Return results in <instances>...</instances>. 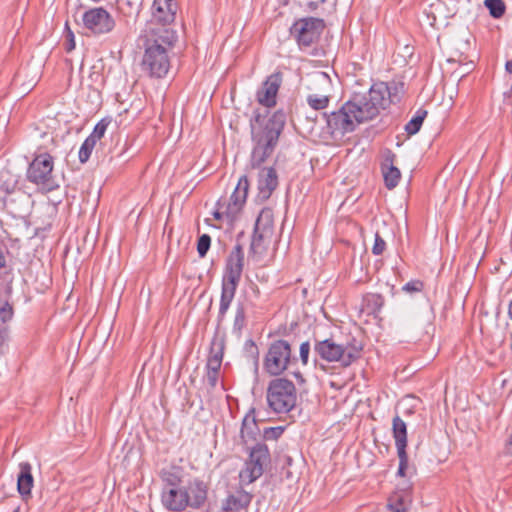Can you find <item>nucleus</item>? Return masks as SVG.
<instances>
[{
	"mask_svg": "<svg viewBox=\"0 0 512 512\" xmlns=\"http://www.w3.org/2000/svg\"><path fill=\"white\" fill-rule=\"evenodd\" d=\"M404 84L402 82H377L368 91H354L350 99L337 111L324 113L327 129L331 135L351 133L356 126L373 120L381 110L401 100Z\"/></svg>",
	"mask_w": 512,
	"mask_h": 512,
	"instance_id": "f257e3e1",
	"label": "nucleus"
},
{
	"mask_svg": "<svg viewBox=\"0 0 512 512\" xmlns=\"http://www.w3.org/2000/svg\"><path fill=\"white\" fill-rule=\"evenodd\" d=\"M266 117L267 111L263 114L256 109L250 119L252 168H259L273 154L286 123V114L282 110L274 112L268 120Z\"/></svg>",
	"mask_w": 512,
	"mask_h": 512,
	"instance_id": "f03ea898",
	"label": "nucleus"
},
{
	"mask_svg": "<svg viewBox=\"0 0 512 512\" xmlns=\"http://www.w3.org/2000/svg\"><path fill=\"white\" fill-rule=\"evenodd\" d=\"M144 54L141 62L142 71L150 78H163L170 69L169 50L177 41V38L164 39L162 35L142 32L140 36Z\"/></svg>",
	"mask_w": 512,
	"mask_h": 512,
	"instance_id": "7ed1b4c3",
	"label": "nucleus"
},
{
	"mask_svg": "<svg viewBox=\"0 0 512 512\" xmlns=\"http://www.w3.org/2000/svg\"><path fill=\"white\" fill-rule=\"evenodd\" d=\"M208 487L199 478L189 480L186 485L177 488H163L161 503L171 512H182L186 508H202L207 500Z\"/></svg>",
	"mask_w": 512,
	"mask_h": 512,
	"instance_id": "20e7f679",
	"label": "nucleus"
},
{
	"mask_svg": "<svg viewBox=\"0 0 512 512\" xmlns=\"http://www.w3.org/2000/svg\"><path fill=\"white\" fill-rule=\"evenodd\" d=\"M244 268V251L241 244H236L230 252L222 277L221 297L218 313V322H221L236 294Z\"/></svg>",
	"mask_w": 512,
	"mask_h": 512,
	"instance_id": "39448f33",
	"label": "nucleus"
},
{
	"mask_svg": "<svg viewBox=\"0 0 512 512\" xmlns=\"http://www.w3.org/2000/svg\"><path fill=\"white\" fill-rule=\"evenodd\" d=\"M362 345L355 338L345 343H337L333 338L316 341L314 352L326 362H339L341 366L348 367L360 358Z\"/></svg>",
	"mask_w": 512,
	"mask_h": 512,
	"instance_id": "423d86ee",
	"label": "nucleus"
},
{
	"mask_svg": "<svg viewBox=\"0 0 512 512\" xmlns=\"http://www.w3.org/2000/svg\"><path fill=\"white\" fill-rule=\"evenodd\" d=\"M177 10L178 4L176 0H154L151 19L147 22L142 32L162 35V38L166 40L177 38V33L172 28Z\"/></svg>",
	"mask_w": 512,
	"mask_h": 512,
	"instance_id": "0eeeda50",
	"label": "nucleus"
},
{
	"mask_svg": "<svg viewBox=\"0 0 512 512\" xmlns=\"http://www.w3.org/2000/svg\"><path fill=\"white\" fill-rule=\"evenodd\" d=\"M266 399L269 409L277 414L290 412L296 405L295 384L283 377H275L267 386Z\"/></svg>",
	"mask_w": 512,
	"mask_h": 512,
	"instance_id": "6e6552de",
	"label": "nucleus"
},
{
	"mask_svg": "<svg viewBox=\"0 0 512 512\" xmlns=\"http://www.w3.org/2000/svg\"><path fill=\"white\" fill-rule=\"evenodd\" d=\"M53 168V157L47 152H41L39 149L27 168L26 178L42 192L54 191L59 185L53 175Z\"/></svg>",
	"mask_w": 512,
	"mask_h": 512,
	"instance_id": "1a4fd4ad",
	"label": "nucleus"
},
{
	"mask_svg": "<svg viewBox=\"0 0 512 512\" xmlns=\"http://www.w3.org/2000/svg\"><path fill=\"white\" fill-rule=\"evenodd\" d=\"M248 457L239 473L243 483L251 484L259 479L271 467V454L265 443L256 442L246 448Z\"/></svg>",
	"mask_w": 512,
	"mask_h": 512,
	"instance_id": "9d476101",
	"label": "nucleus"
},
{
	"mask_svg": "<svg viewBox=\"0 0 512 512\" xmlns=\"http://www.w3.org/2000/svg\"><path fill=\"white\" fill-rule=\"evenodd\" d=\"M297 358L292 355L290 343L284 339L272 341L263 359L264 371L273 377H279Z\"/></svg>",
	"mask_w": 512,
	"mask_h": 512,
	"instance_id": "9b49d317",
	"label": "nucleus"
},
{
	"mask_svg": "<svg viewBox=\"0 0 512 512\" xmlns=\"http://www.w3.org/2000/svg\"><path fill=\"white\" fill-rule=\"evenodd\" d=\"M274 230L273 213L270 209H262L259 213L249 247V255L253 258L263 256L272 238Z\"/></svg>",
	"mask_w": 512,
	"mask_h": 512,
	"instance_id": "f8f14e48",
	"label": "nucleus"
},
{
	"mask_svg": "<svg viewBox=\"0 0 512 512\" xmlns=\"http://www.w3.org/2000/svg\"><path fill=\"white\" fill-rule=\"evenodd\" d=\"M324 28L323 19L307 17L295 21L290 28V33L301 48H307L318 41Z\"/></svg>",
	"mask_w": 512,
	"mask_h": 512,
	"instance_id": "ddd939ff",
	"label": "nucleus"
},
{
	"mask_svg": "<svg viewBox=\"0 0 512 512\" xmlns=\"http://www.w3.org/2000/svg\"><path fill=\"white\" fill-rule=\"evenodd\" d=\"M83 27L91 34L99 36L110 33L116 25L113 16L103 7H93L82 15Z\"/></svg>",
	"mask_w": 512,
	"mask_h": 512,
	"instance_id": "4468645a",
	"label": "nucleus"
},
{
	"mask_svg": "<svg viewBox=\"0 0 512 512\" xmlns=\"http://www.w3.org/2000/svg\"><path fill=\"white\" fill-rule=\"evenodd\" d=\"M18 184V175L13 174L9 170H2L0 172V204L2 208H8L9 204L12 205L15 202V198L12 196H23Z\"/></svg>",
	"mask_w": 512,
	"mask_h": 512,
	"instance_id": "2eb2a0df",
	"label": "nucleus"
},
{
	"mask_svg": "<svg viewBox=\"0 0 512 512\" xmlns=\"http://www.w3.org/2000/svg\"><path fill=\"white\" fill-rule=\"evenodd\" d=\"M282 82L281 73L271 74L262 84V87L257 91V101L265 106L271 108L276 105V96Z\"/></svg>",
	"mask_w": 512,
	"mask_h": 512,
	"instance_id": "dca6fc26",
	"label": "nucleus"
},
{
	"mask_svg": "<svg viewBox=\"0 0 512 512\" xmlns=\"http://www.w3.org/2000/svg\"><path fill=\"white\" fill-rule=\"evenodd\" d=\"M249 186L250 184L247 176H241L232 195L230 196L229 200L226 201L228 214L239 217L246 203Z\"/></svg>",
	"mask_w": 512,
	"mask_h": 512,
	"instance_id": "f3484780",
	"label": "nucleus"
},
{
	"mask_svg": "<svg viewBox=\"0 0 512 512\" xmlns=\"http://www.w3.org/2000/svg\"><path fill=\"white\" fill-rule=\"evenodd\" d=\"M14 275L12 269L0 272V289H3L4 299L0 298V319L3 322L10 320L13 316V307L9 302V298L12 294V283Z\"/></svg>",
	"mask_w": 512,
	"mask_h": 512,
	"instance_id": "a211bd4d",
	"label": "nucleus"
},
{
	"mask_svg": "<svg viewBox=\"0 0 512 512\" xmlns=\"http://www.w3.org/2000/svg\"><path fill=\"white\" fill-rule=\"evenodd\" d=\"M278 186L277 172L273 167L263 168L258 176V198L268 200Z\"/></svg>",
	"mask_w": 512,
	"mask_h": 512,
	"instance_id": "6ab92c4d",
	"label": "nucleus"
},
{
	"mask_svg": "<svg viewBox=\"0 0 512 512\" xmlns=\"http://www.w3.org/2000/svg\"><path fill=\"white\" fill-rule=\"evenodd\" d=\"M261 437V432L255 418V411L251 409L243 418L240 430L241 443L245 448L250 447L251 442H256Z\"/></svg>",
	"mask_w": 512,
	"mask_h": 512,
	"instance_id": "aec40b11",
	"label": "nucleus"
},
{
	"mask_svg": "<svg viewBox=\"0 0 512 512\" xmlns=\"http://www.w3.org/2000/svg\"><path fill=\"white\" fill-rule=\"evenodd\" d=\"M395 159L396 155L391 150H388L381 164L385 187L389 190L395 188L401 179L400 170L394 166Z\"/></svg>",
	"mask_w": 512,
	"mask_h": 512,
	"instance_id": "412c9836",
	"label": "nucleus"
},
{
	"mask_svg": "<svg viewBox=\"0 0 512 512\" xmlns=\"http://www.w3.org/2000/svg\"><path fill=\"white\" fill-rule=\"evenodd\" d=\"M19 474L17 477V489L23 500H27L31 496V489L34 484L32 475V467L28 462H21L19 464Z\"/></svg>",
	"mask_w": 512,
	"mask_h": 512,
	"instance_id": "4be33fe9",
	"label": "nucleus"
},
{
	"mask_svg": "<svg viewBox=\"0 0 512 512\" xmlns=\"http://www.w3.org/2000/svg\"><path fill=\"white\" fill-rule=\"evenodd\" d=\"M410 486L394 492L388 499L387 507L393 512H406L411 504Z\"/></svg>",
	"mask_w": 512,
	"mask_h": 512,
	"instance_id": "5701e85b",
	"label": "nucleus"
},
{
	"mask_svg": "<svg viewBox=\"0 0 512 512\" xmlns=\"http://www.w3.org/2000/svg\"><path fill=\"white\" fill-rule=\"evenodd\" d=\"M251 502V496L244 492L238 491L235 494L229 495L222 505V510L225 512H239L246 508Z\"/></svg>",
	"mask_w": 512,
	"mask_h": 512,
	"instance_id": "b1692460",
	"label": "nucleus"
},
{
	"mask_svg": "<svg viewBox=\"0 0 512 512\" xmlns=\"http://www.w3.org/2000/svg\"><path fill=\"white\" fill-rule=\"evenodd\" d=\"M392 433L397 451H406L407 426L403 419L396 415L392 420Z\"/></svg>",
	"mask_w": 512,
	"mask_h": 512,
	"instance_id": "393cba45",
	"label": "nucleus"
},
{
	"mask_svg": "<svg viewBox=\"0 0 512 512\" xmlns=\"http://www.w3.org/2000/svg\"><path fill=\"white\" fill-rule=\"evenodd\" d=\"M385 304L384 297L379 293H367L362 298V311L375 317L381 312Z\"/></svg>",
	"mask_w": 512,
	"mask_h": 512,
	"instance_id": "a878e982",
	"label": "nucleus"
},
{
	"mask_svg": "<svg viewBox=\"0 0 512 512\" xmlns=\"http://www.w3.org/2000/svg\"><path fill=\"white\" fill-rule=\"evenodd\" d=\"M143 0H116L118 12L126 18H136L142 6Z\"/></svg>",
	"mask_w": 512,
	"mask_h": 512,
	"instance_id": "bb28decb",
	"label": "nucleus"
},
{
	"mask_svg": "<svg viewBox=\"0 0 512 512\" xmlns=\"http://www.w3.org/2000/svg\"><path fill=\"white\" fill-rule=\"evenodd\" d=\"M427 114V110L422 108L418 109L411 120L405 125L404 129L406 133L408 135H415L418 133Z\"/></svg>",
	"mask_w": 512,
	"mask_h": 512,
	"instance_id": "cd10ccee",
	"label": "nucleus"
},
{
	"mask_svg": "<svg viewBox=\"0 0 512 512\" xmlns=\"http://www.w3.org/2000/svg\"><path fill=\"white\" fill-rule=\"evenodd\" d=\"M244 355L245 357L252 361L255 371H258L259 368V348L252 339H247L244 343Z\"/></svg>",
	"mask_w": 512,
	"mask_h": 512,
	"instance_id": "c85d7f7f",
	"label": "nucleus"
},
{
	"mask_svg": "<svg viewBox=\"0 0 512 512\" xmlns=\"http://www.w3.org/2000/svg\"><path fill=\"white\" fill-rule=\"evenodd\" d=\"M161 479L166 485L164 488H177L182 486V477L176 469L162 470Z\"/></svg>",
	"mask_w": 512,
	"mask_h": 512,
	"instance_id": "c756f323",
	"label": "nucleus"
},
{
	"mask_svg": "<svg viewBox=\"0 0 512 512\" xmlns=\"http://www.w3.org/2000/svg\"><path fill=\"white\" fill-rule=\"evenodd\" d=\"M224 348H225L224 339L218 335H215L211 341L208 357L222 362L223 355H224Z\"/></svg>",
	"mask_w": 512,
	"mask_h": 512,
	"instance_id": "7c9ffc66",
	"label": "nucleus"
},
{
	"mask_svg": "<svg viewBox=\"0 0 512 512\" xmlns=\"http://www.w3.org/2000/svg\"><path fill=\"white\" fill-rule=\"evenodd\" d=\"M484 5L489 10L491 17L495 19H499L505 14L506 5L503 0H485Z\"/></svg>",
	"mask_w": 512,
	"mask_h": 512,
	"instance_id": "2f4dec72",
	"label": "nucleus"
},
{
	"mask_svg": "<svg viewBox=\"0 0 512 512\" xmlns=\"http://www.w3.org/2000/svg\"><path fill=\"white\" fill-rule=\"evenodd\" d=\"M308 105L314 110H323L330 103L329 95L309 94L306 98Z\"/></svg>",
	"mask_w": 512,
	"mask_h": 512,
	"instance_id": "473e14b6",
	"label": "nucleus"
},
{
	"mask_svg": "<svg viewBox=\"0 0 512 512\" xmlns=\"http://www.w3.org/2000/svg\"><path fill=\"white\" fill-rule=\"evenodd\" d=\"M213 216L216 220H226L229 224H233L237 220V216H232L228 214V208L226 204V200H219L217 202V208L213 212Z\"/></svg>",
	"mask_w": 512,
	"mask_h": 512,
	"instance_id": "72a5a7b5",
	"label": "nucleus"
},
{
	"mask_svg": "<svg viewBox=\"0 0 512 512\" xmlns=\"http://www.w3.org/2000/svg\"><path fill=\"white\" fill-rule=\"evenodd\" d=\"M96 143L97 142H95V140H93L90 137H87L84 140V142L82 143V145L80 147L79 155H78L79 161L81 163H86L89 160Z\"/></svg>",
	"mask_w": 512,
	"mask_h": 512,
	"instance_id": "f704fd0d",
	"label": "nucleus"
},
{
	"mask_svg": "<svg viewBox=\"0 0 512 512\" xmlns=\"http://www.w3.org/2000/svg\"><path fill=\"white\" fill-rule=\"evenodd\" d=\"M246 325V313L243 305H238L235 312L233 330L237 333H241L242 329Z\"/></svg>",
	"mask_w": 512,
	"mask_h": 512,
	"instance_id": "c9c22d12",
	"label": "nucleus"
},
{
	"mask_svg": "<svg viewBox=\"0 0 512 512\" xmlns=\"http://www.w3.org/2000/svg\"><path fill=\"white\" fill-rule=\"evenodd\" d=\"M110 121L107 120V119H101L94 127L92 133L88 136L90 138H92L93 140H95V142H97L98 140H100L106 130H107V127L109 125Z\"/></svg>",
	"mask_w": 512,
	"mask_h": 512,
	"instance_id": "e433bc0d",
	"label": "nucleus"
},
{
	"mask_svg": "<svg viewBox=\"0 0 512 512\" xmlns=\"http://www.w3.org/2000/svg\"><path fill=\"white\" fill-rule=\"evenodd\" d=\"M211 237L208 234H202L197 241V252L199 257L204 258L210 248Z\"/></svg>",
	"mask_w": 512,
	"mask_h": 512,
	"instance_id": "4c0bfd02",
	"label": "nucleus"
},
{
	"mask_svg": "<svg viewBox=\"0 0 512 512\" xmlns=\"http://www.w3.org/2000/svg\"><path fill=\"white\" fill-rule=\"evenodd\" d=\"M284 432V428L281 426L265 428L262 433L264 440H277Z\"/></svg>",
	"mask_w": 512,
	"mask_h": 512,
	"instance_id": "58836bf2",
	"label": "nucleus"
},
{
	"mask_svg": "<svg viewBox=\"0 0 512 512\" xmlns=\"http://www.w3.org/2000/svg\"><path fill=\"white\" fill-rule=\"evenodd\" d=\"M423 289L424 283L419 279L411 280L402 287V291L409 294L421 292Z\"/></svg>",
	"mask_w": 512,
	"mask_h": 512,
	"instance_id": "ea45409f",
	"label": "nucleus"
},
{
	"mask_svg": "<svg viewBox=\"0 0 512 512\" xmlns=\"http://www.w3.org/2000/svg\"><path fill=\"white\" fill-rule=\"evenodd\" d=\"M397 455H398V458H399V467H398V471H397V475L401 476V477H405L406 476V470L408 468V454L406 451H397Z\"/></svg>",
	"mask_w": 512,
	"mask_h": 512,
	"instance_id": "a19ab883",
	"label": "nucleus"
},
{
	"mask_svg": "<svg viewBox=\"0 0 512 512\" xmlns=\"http://www.w3.org/2000/svg\"><path fill=\"white\" fill-rule=\"evenodd\" d=\"M66 43L65 51L70 53L75 49V37L73 31L70 29L68 22L65 23Z\"/></svg>",
	"mask_w": 512,
	"mask_h": 512,
	"instance_id": "79ce46f5",
	"label": "nucleus"
},
{
	"mask_svg": "<svg viewBox=\"0 0 512 512\" xmlns=\"http://www.w3.org/2000/svg\"><path fill=\"white\" fill-rule=\"evenodd\" d=\"M386 249V242L384 239L380 236V234L377 232L375 234V240L372 247V253L376 256L382 255L383 252Z\"/></svg>",
	"mask_w": 512,
	"mask_h": 512,
	"instance_id": "37998d69",
	"label": "nucleus"
},
{
	"mask_svg": "<svg viewBox=\"0 0 512 512\" xmlns=\"http://www.w3.org/2000/svg\"><path fill=\"white\" fill-rule=\"evenodd\" d=\"M309 354H310V343L308 341H305L300 345V349H299V355H300V359H301V362L303 365L308 364Z\"/></svg>",
	"mask_w": 512,
	"mask_h": 512,
	"instance_id": "c03bdc74",
	"label": "nucleus"
},
{
	"mask_svg": "<svg viewBox=\"0 0 512 512\" xmlns=\"http://www.w3.org/2000/svg\"><path fill=\"white\" fill-rule=\"evenodd\" d=\"M219 372L206 370V381L211 389L217 386Z\"/></svg>",
	"mask_w": 512,
	"mask_h": 512,
	"instance_id": "a18cd8bd",
	"label": "nucleus"
},
{
	"mask_svg": "<svg viewBox=\"0 0 512 512\" xmlns=\"http://www.w3.org/2000/svg\"><path fill=\"white\" fill-rule=\"evenodd\" d=\"M222 362L219 360L211 359L208 357L206 363V370L219 372Z\"/></svg>",
	"mask_w": 512,
	"mask_h": 512,
	"instance_id": "49530a36",
	"label": "nucleus"
},
{
	"mask_svg": "<svg viewBox=\"0 0 512 512\" xmlns=\"http://www.w3.org/2000/svg\"><path fill=\"white\" fill-rule=\"evenodd\" d=\"M1 505L4 507H9L11 509V512H20V506L16 504L13 500L3 502Z\"/></svg>",
	"mask_w": 512,
	"mask_h": 512,
	"instance_id": "de8ad7c7",
	"label": "nucleus"
},
{
	"mask_svg": "<svg viewBox=\"0 0 512 512\" xmlns=\"http://www.w3.org/2000/svg\"><path fill=\"white\" fill-rule=\"evenodd\" d=\"M505 449L508 454L512 455V432L510 433L509 438L506 442Z\"/></svg>",
	"mask_w": 512,
	"mask_h": 512,
	"instance_id": "09e8293b",
	"label": "nucleus"
},
{
	"mask_svg": "<svg viewBox=\"0 0 512 512\" xmlns=\"http://www.w3.org/2000/svg\"><path fill=\"white\" fill-rule=\"evenodd\" d=\"M508 315H509L510 319L512 320V300L509 303Z\"/></svg>",
	"mask_w": 512,
	"mask_h": 512,
	"instance_id": "8fccbe9b",
	"label": "nucleus"
},
{
	"mask_svg": "<svg viewBox=\"0 0 512 512\" xmlns=\"http://www.w3.org/2000/svg\"><path fill=\"white\" fill-rule=\"evenodd\" d=\"M3 342H4V333H3V330L0 329V346L2 345Z\"/></svg>",
	"mask_w": 512,
	"mask_h": 512,
	"instance_id": "3c124183",
	"label": "nucleus"
},
{
	"mask_svg": "<svg viewBox=\"0 0 512 512\" xmlns=\"http://www.w3.org/2000/svg\"><path fill=\"white\" fill-rule=\"evenodd\" d=\"M295 376L299 378L301 381H304L303 376L300 372L296 373Z\"/></svg>",
	"mask_w": 512,
	"mask_h": 512,
	"instance_id": "603ef678",
	"label": "nucleus"
},
{
	"mask_svg": "<svg viewBox=\"0 0 512 512\" xmlns=\"http://www.w3.org/2000/svg\"><path fill=\"white\" fill-rule=\"evenodd\" d=\"M325 1H326V0H321V2H322V3H323V2H325Z\"/></svg>",
	"mask_w": 512,
	"mask_h": 512,
	"instance_id": "864d4df0",
	"label": "nucleus"
}]
</instances>
